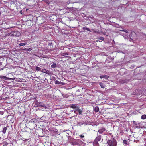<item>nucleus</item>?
I'll return each instance as SVG.
<instances>
[{"label": "nucleus", "instance_id": "obj_27", "mask_svg": "<svg viewBox=\"0 0 146 146\" xmlns=\"http://www.w3.org/2000/svg\"><path fill=\"white\" fill-rule=\"evenodd\" d=\"M120 31H123V32H126V33H128L127 31V30H125V29H123V30H120Z\"/></svg>", "mask_w": 146, "mask_h": 146}, {"label": "nucleus", "instance_id": "obj_13", "mask_svg": "<svg viewBox=\"0 0 146 146\" xmlns=\"http://www.w3.org/2000/svg\"><path fill=\"white\" fill-rule=\"evenodd\" d=\"M69 54L68 52H65L64 53H62L60 55L61 56H63L65 55H67Z\"/></svg>", "mask_w": 146, "mask_h": 146}, {"label": "nucleus", "instance_id": "obj_17", "mask_svg": "<svg viewBox=\"0 0 146 146\" xmlns=\"http://www.w3.org/2000/svg\"><path fill=\"white\" fill-rule=\"evenodd\" d=\"M35 69L37 71H41V68L40 67H38V66H36V67Z\"/></svg>", "mask_w": 146, "mask_h": 146}, {"label": "nucleus", "instance_id": "obj_18", "mask_svg": "<svg viewBox=\"0 0 146 146\" xmlns=\"http://www.w3.org/2000/svg\"><path fill=\"white\" fill-rule=\"evenodd\" d=\"M27 44V42H25V43H20L19 45L20 46H25V45H26Z\"/></svg>", "mask_w": 146, "mask_h": 146}, {"label": "nucleus", "instance_id": "obj_11", "mask_svg": "<svg viewBox=\"0 0 146 146\" xmlns=\"http://www.w3.org/2000/svg\"><path fill=\"white\" fill-rule=\"evenodd\" d=\"M99 84L100 86L101 87L103 88H104L106 87V85H105V84L104 83H103L100 82V83Z\"/></svg>", "mask_w": 146, "mask_h": 146}, {"label": "nucleus", "instance_id": "obj_10", "mask_svg": "<svg viewBox=\"0 0 146 146\" xmlns=\"http://www.w3.org/2000/svg\"><path fill=\"white\" fill-rule=\"evenodd\" d=\"M105 129L104 128H102L98 130V132L100 134H102L103 132L105 131Z\"/></svg>", "mask_w": 146, "mask_h": 146}, {"label": "nucleus", "instance_id": "obj_19", "mask_svg": "<svg viewBox=\"0 0 146 146\" xmlns=\"http://www.w3.org/2000/svg\"><path fill=\"white\" fill-rule=\"evenodd\" d=\"M56 63H54L52 65H51V67L52 68H54L56 67Z\"/></svg>", "mask_w": 146, "mask_h": 146}, {"label": "nucleus", "instance_id": "obj_30", "mask_svg": "<svg viewBox=\"0 0 146 146\" xmlns=\"http://www.w3.org/2000/svg\"><path fill=\"white\" fill-rule=\"evenodd\" d=\"M27 48H25L23 49V50H26V51H27Z\"/></svg>", "mask_w": 146, "mask_h": 146}, {"label": "nucleus", "instance_id": "obj_21", "mask_svg": "<svg viewBox=\"0 0 146 146\" xmlns=\"http://www.w3.org/2000/svg\"><path fill=\"white\" fill-rule=\"evenodd\" d=\"M141 119H146V115H142L141 117Z\"/></svg>", "mask_w": 146, "mask_h": 146}, {"label": "nucleus", "instance_id": "obj_4", "mask_svg": "<svg viewBox=\"0 0 146 146\" xmlns=\"http://www.w3.org/2000/svg\"><path fill=\"white\" fill-rule=\"evenodd\" d=\"M136 93L135 94L136 95H139L141 94H146L144 92H143V91L139 89H136Z\"/></svg>", "mask_w": 146, "mask_h": 146}, {"label": "nucleus", "instance_id": "obj_3", "mask_svg": "<svg viewBox=\"0 0 146 146\" xmlns=\"http://www.w3.org/2000/svg\"><path fill=\"white\" fill-rule=\"evenodd\" d=\"M70 107L75 110L74 112L75 113L77 111L79 113V115L82 113V111L79 109V107L76 105L72 104L70 106Z\"/></svg>", "mask_w": 146, "mask_h": 146}, {"label": "nucleus", "instance_id": "obj_24", "mask_svg": "<svg viewBox=\"0 0 146 146\" xmlns=\"http://www.w3.org/2000/svg\"><path fill=\"white\" fill-rule=\"evenodd\" d=\"M123 143L125 144H127L128 142L126 140H124L123 141Z\"/></svg>", "mask_w": 146, "mask_h": 146}, {"label": "nucleus", "instance_id": "obj_1", "mask_svg": "<svg viewBox=\"0 0 146 146\" xmlns=\"http://www.w3.org/2000/svg\"><path fill=\"white\" fill-rule=\"evenodd\" d=\"M107 143L109 146H116L117 145V141L114 138L108 140L107 141Z\"/></svg>", "mask_w": 146, "mask_h": 146}, {"label": "nucleus", "instance_id": "obj_29", "mask_svg": "<svg viewBox=\"0 0 146 146\" xmlns=\"http://www.w3.org/2000/svg\"><path fill=\"white\" fill-rule=\"evenodd\" d=\"M100 78H104V76H100Z\"/></svg>", "mask_w": 146, "mask_h": 146}, {"label": "nucleus", "instance_id": "obj_12", "mask_svg": "<svg viewBox=\"0 0 146 146\" xmlns=\"http://www.w3.org/2000/svg\"><path fill=\"white\" fill-rule=\"evenodd\" d=\"M55 83L57 84H62L64 85V83H62L61 82H59L58 80H56L55 81Z\"/></svg>", "mask_w": 146, "mask_h": 146}, {"label": "nucleus", "instance_id": "obj_22", "mask_svg": "<svg viewBox=\"0 0 146 146\" xmlns=\"http://www.w3.org/2000/svg\"><path fill=\"white\" fill-rule=\"evenodd\" d=\"M79 136L82 138V140H83L84 141V140L83 139H84V136L82 134L80 135H79Z\"/></svg>", "mask_w": 146, "mask_h": 146}, {"label": "nucleus", "instance_id": "obj_2", "mask_svg": "<svg viewBox=\"0 0 146 146\" xmlns=\"http://www.w3.org/2000/svg\"><path fill=\"white\" fill-rule=\"evenodd\" d=\"M8 36H19L21 35V33L18 31H13L8 34Z\"/></svg>", "mask_w": 146, "mask_h": 146}, {"label": "nucleus", "instance_id": "obj_28", "mask_svg": "<svg viewBox=\"0 0 146 146\" xmlns=\"http://www.w3.org/2000/svg\"><path fill=\"white\" fill-rule=\"evenodd\" d=\"M32 50V49L31 48L27 49V51H30Z\"/></svg>", "mask_w": 146, "mask_h": 146}, {"label": "nucleus", "instance_id": "obj_23", "mask_svg": "<svg viewBox=\"0 0 146 146\" xmlns=\"http://www.w3.org/2000/svg\"><path fill=\"white\" fill-rule=\"evenodd\" d=\"M141 124L140 123H138V124H137H137H135V125H136V127L137 128H140V126H139V125H140V124Z\"/></svg>", "mask_w": 146, "mask_h": 146}, {"label": "nucleus", "instance_id": "obj_16", "mask_svg": "<svg viewBox=\"0 0 146 146\" xmlns=\"http://www.w3.org/2000/svg\"><path fill=\"white\" fill-rule=\"evenodd\" d=\"M82 29L84 31L87 30L91 32V31L90 30V29L89 28H87V27H84Z\"/></svg>", "mask_w": 146, "mask_h": 146}, {"label": "nucleus", "instance_id": "obj_15", "mask_svg": "<svg viewBox=\"0 0 146 146\" xmlns=\"http://www.w3.org/2000/svg\"><path fill=\"white\" fill-rule=\"evenodd\" d=\"M7 129V126L4 127L2 130V132L3 134H5V133Z\"/></svg>", "mask_w": 146, "mask_h": 146}, {"label": "nucleus", "instance_id": "obj_8", "mask_svg": "<svg viewBox=\"0 0 146 146\" xmlns=\"http://www.w3.org/2000/svg\"><path fill=\"white\" fill-rule=\"evenodd\" d=\"M98 141L94 140L93 142L94 146H99V144L98 143Z\"/></svg>", "mask_w": 146, "mask_h": 146}, {"label": "nucleus", "instance_id": "obj_9", "mask_svg": "<svg viewBox=\"0 0 146 146\" xmlns=\"http://www.w3.org/2000/svg\"><path fill=\"white\" fill-rule=\"evenodd\" d=\"M101 135H99L98 136H97L95 140L97 141H99L101 140Z\"/></svg>", "mask_w": 146, "mask_h": 146}, {"label": "nucleus", "instance_id": "obj_26", "mask_svg": "<svg viewBox=\"0 0 146 146\" xmlns=\"http://www.w3.org/2000/svg\"><path fill=\"white\" fill-rule=\"evenodd\" d=\"M40 107H42L44 108H46V106H45V105L44 104L41 105H40Z\"/></svg>", "mask_w": 146, "mask_h": 146}, {"label": "nucleus", "instance_id": "obj_5", "mask_svg": "<svg viewBox=\"0 0 146 146\" xmlns=\"http://www.w3.org/2000/svg\"><path fill=\"white\" fill-rule=\"evenodd\" d=\"M70 143L74 145H77L79 144V143L77 141V140L72 138L71 139Z\"/></svg>", "mask_w": 146, "mask_h": 146}, {"label": "nucleus", "instance_id": "obj_14", "mask_svg": "<svg viewBox=\"0 0 146 146\" xmlns=\"http://www.w3.org/2000/svg\"><path fill=\"white\" fill-rule=\"evenodd\" d=\"M94 110L96 112H98L99 110V108L97 106H96Z\"/></svg>", "mask_w": 146, "mask_h": 146}, {"label": "nucleus", "instance_id": "obj_7", "mask_svg": "<svg viewBox=\"0 0 146 146\" xmlns=\"http://www.w3.org/2000/svg\"><path fill=\"white\" fill-rule=\"evenodd\" d=\"M0 78L1 79H4L5 80H12V79H11V78H8L6 76H0Z\"/></svg>", "mask_w": 146, "mask_h": 146}, {"label": "nucleus", "instance_id": "obj_20", "mask_svg": "<svg viewBox=\"0 0 146 146\" xmlns=\"http://www.w3.org/2000/svg\"><path fill=\"white\" fill-rule=\"evenodd\" d=\"M97 38L98 39L101 40H104V38L102 37L101 36L98 37Z\"/></svg>", "mask_w": 146, "mask_h": 146}, {"label": "nucleus", "instance_id": "obj_6", "mask_svg": "<svg viewBox=\"0 0 146 146\" xmlns=\"http://www.w3.org/2000/svg\"><path fill=\"white\" fill-rule=\"evenodd\" d=\"M41 72L43 73H44L46 74H48L49 75H50L51 74V72L50 71L44 68L42 70H41Z\"/></svg>", "mask_w": 146, "mask_h": 146}, {"label": "nucleus", "instance_id": "obj_25", "mask_svg": "<svg viewBox=\"0 0 146 146\" xmlns=\"http://www.w3.org/2000/svg\"><path fill=\"white\" fill-rule=\"evenodd\" d=\"M20 139L21 140H23L24 141H27L28 140V139H24V138H23V139L22 138H21V139Z\"/></svg>", "mask_w": 146, "mask_h": 146}]
</instances>
